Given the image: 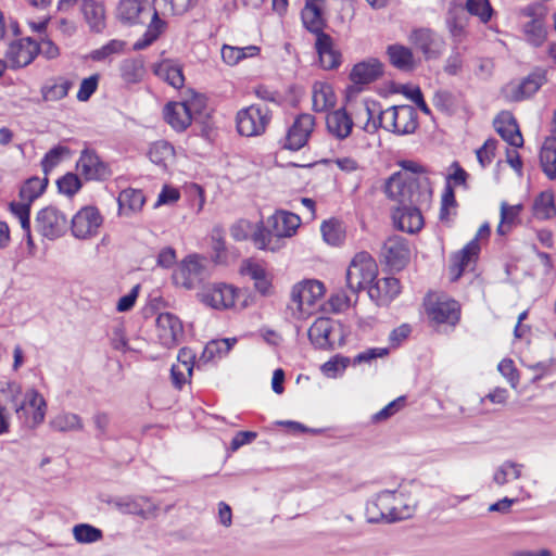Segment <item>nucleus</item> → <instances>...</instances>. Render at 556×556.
Listing matches in <instances>:
<instances>
[{"instance_id":"nucleus-27","label":"nucleus","mask_w":556,"mask_h":556,"mask_svg":"<svg viewBox=\"0 0 556 556\" xmlns=\"http://www.w3.org/2000/svg\"><path fill=\"white\" fill-rule=\"evenodd\" d=\"M429 316L438 324L455 325L459 320V305L455 300H440L428 309Z\"/></svg>"},{"instance_id":"nucleus-12","label":"nucleus","mask_w":556,"mask_h":556,"mask_svg":"<svg viewBox=\"0 0 556 556\" xmlns=\"http://www.w3.org/2000/svg\"><path fill=\"white\" fill-rule=\"evenodd\" d=\"M103 218L94 206L80 208L72 218L71 229L75 238L87 239L98 233Z\"/></svg>"},{"instance_id":"nucleus-21","label":"nucleus","mask_w":556,"mask_h":556,"mask_svg":"<svg viewBox=\"0 0 556 556\" xmlns=\"http://www.w3.org/2000/svg\"><path fill=\"white\" fill-rule=\"evenodd\" d=\"M156 329L160 341L163 345L170 348L182 337V324L172 313H162L156 318Z\"/></svg>"},{"instance_id":"nucleus-42","label":"nucleus","mask_w":556,"mask_h":556,"mask_svg":"<svg viewBox=\"0 0 556 556\" xmlns=\"http://www.w3.org/2000/svg\"><path fill=\"white\" fill-rule=\"evenodd\" d=\"M154 73L176 89L184 86L185 77L181 67L178 65H174L170 62L165 61L155 67Z\"/></svg>"},{"instance_id":"nucleus-39","label":"nucleus","mask_w":556,"mask_h":556,"mask_svg":"<svg viewBox=\"0 0 556 556\" xmlns=\"http://www.w3.org/2000/svg\"><path fill=\"white\" fill-rule=\"evenodd\" d=\"M543 172L549 179H556V138H547L540 152Z\"/></svg>"},{"instance_id":"nucleus-56","label":"nucleus","mask_w":556,"mask_h":556,"mask_svg":"<svg viewBox=\"0 0 556 556\" xmlns=\"http://www.w3.org/2000/svg\"><path fill=\"white\" fill-rule=\"evenodd\" d=\"M68 152L66 147L58 146L49 150L41 161V166L47 176L61 161L64 154Z\"/></svg>"},{"instance_id":"nucleus-41","label":"nucleus","mask_w":556,"mask_h":556,"mask_svg":"<svg viewBox=\"0 0 556 556\" xmlns=\"http://www.w3.org/2000/svg\"><path fill=\"white\" fill-rule=\"evenodd\" d=\"M532 214L535 218L545 220L556 216L554 197L551 192H541L532 205Z\"/></svg>"},{"instance_id":"nucleus-18","label":"nucleus","mask_w":556,"mask_h":556,"mask_svg":"<svg viewBox=\"0 0 556 556\" xmlns=\"http://www.w3.org/2000/svg\"><path fill=\"white\" fill-rule=\"evenodd\" d=\"M36 58V41L31 38H21L10 43L5 59L9 67L21 68L30 64Z\"/></svg>"},{"instance_id":"nucleus-14","label":"nucleus","mask_w":556,"mask_h":556,"mask_svg":"<svg viewBox=\"0 0 556 556\" xmlns=\"http://www.w3.org/2000/svg\"><path fill=\"white\" fill-rule=\"evenodd\" d=\"M315 126V118L311 114H300L290 126L282 141V148L298 151L308 141Z\"/></svg>"},{"instance_id":"nucleus-53","label":"nucleus","mask_w":556,"mask_h":556,"mask_svg":"<svg viewBox=\"0 0 556 556\" xmlns=\"http://www.w3.org/2000/svg\"><path fill=\"white\" fill-rule=\"evenodd\" d=\"M142 65L136 60H125L121 64V75L126 83H137L142 77Z\"/></svg>"},{"instance_id":"nucleus-52","label":"nucleus","mask_w":556,"mask_h":556,"mask_svg":"<svg viewBox=\"0 0 556 556\" xmlns=\"http://www.w3.org/2000/svg\"><path fill=\"white\" fill-rule=\"evenodd\" d=\"M525 34L528 38V41L535 47L541 46L546 38V30L543 25V21H530L525 27Z\"/></svg>"},{"instance_id":"nucleus-25","label":"nucleus","mask_w":556,"mask_h":556,"mask_svg":"<svg viewBox=\"0 0 556 556\" xmlns=\"http://www.w3.org/2000/svg\"><path fill=\"white\" fill-rule=\"evenodd\" d=\"M165 121L177 131H182L192 122L191 110L187 102H169L164 108Z\"/></svg>"},{"instance_id":"nucleus-22","label":"nucleus","mask_w":556,"mask_h":556,"mask_svg":"<svg viewBox=\"0 0 556 556\" xmlns=\"http://www.w3.org/2000/svg\"><path fill=\"white\" fill-rule=\"evenodd\" d=\"M424 205L399 206L393 213V219L397 228L408 233H415L424 227L421 207Z\"/></svg>"},{"instance_id":"nucleus-50","label":"nucleus","mask_w":556,"mask_h":556,"mask_svg":"<svg viewBox=\"0 0 556 556\" xmlns=\"http://www.w3.org/2000/svg\"><path fill=\"white\" fill-rule=\"evenodd\" d=\"M521 210V204L508 205L506 202L501 204V222L497 226V232L500 235H506L510 230Z\"/></svg>"},{"instance_id":"nucleus-37","label":"nucleus","mask_w":556,"mask_h":556,"mask_svg":"<svg viewBox=\"0 0 556 556\" xmlns=\"http://www.w3.org/2000/svg\"><path fill=\"white\" fill-rule=\"evenodd\" d=\"M313 110L325 112L336 104V94L330 85L317 81L313 86Z\"/></svg>"},{"instance_id":"nucleus-60","label":"nucleus","mask_w":556,"mask_h":556,"mask_svg":"<svg viewBox=\"0 0 556 556\" xmlns=\"http://www.w3.org/2000/svg\"><path fill=\"white\" fill-rule=\"evenodd\" d=\"M99 84V75L94 74L88 78L81 80L79 90L77 92V99L79 101H88L90 97L96 92Z\"/></svg>"},{"instance_id":"nucleus-32","label":"nucleus","mask_w":556,"mask_h":556,"mask_svg":"<svg viewBox=\"0 0 556 556\" xmlns=\"http://www.w3.org/2000/svg\"><path fill=\"white\" fill-rule=\"evenodd\" d=\"M81 12L90 29L100 33L105 26V9L97 0H83Z\"/></svg>"},{"instance_id":"nucleus-23","label":"nucleus","mask_w":556,"mask_h":556,"mask_svg":"<svg viewBox=\"0 0 556 556\" xmlns=\"http://www.w3.org/2000/svg\"><path fill=\"white\" fill-rule=\"evenodd\" d=\"M400 292V281L394 277L375 280L368 289L369 298L379 306L391 303Z\"/></svg>"},{"instance_id":"nucleus-19","label":"nucleus","mask_w":556,"mask_h":556,"mask_svg":"<svg viewBox=\"0 0 556 556\" xmlns=\"http://www.w3.org/2000/svg\"><path fill=\"white\" fill-rule=\"evenodd\" d=\"M490 235V227L488 224H483L475 239L469 241L456 255L453 257L452 273H455L454 279H457L462 273L469 267L480 252V244L478 238L488 237Z\"/></svg>"},{"instance_id":"nucleus-16","label":"nucleus","mask_w":556,"mask_h":556,"mask_svg":"<svg viewBox=\"0 0 556 556\" xmlns=\"http://www.w3.org/2000/svg\"><path fill=\"white\" fill-rule=\"evenodd\" d=\"M77 170L87 180H105L111 176L110 166L92 150H84L77 161Z\"/></svg>"},{"instance_id":"nucleus-17","label":"nucleus","mask_w":556,"mask_h":556,"mask_svg":"<svg viewBox=\"0 0 556 556\" xmlns=\"http://www.w3.org/2000/svg\"><path fill=\"white\" fill-rule=\"evenodd\" d=\"M381 256L391 269H402L409 260L407 241L401 236L388 238L382 247Z\"/></svg>"},{"instance_id":"nucleus-6","label":"nucleus","mask_w":556,"mask_h":556,"mask_svg":"<svg viewBox=\"0 0 556 556\" xmlns=\"http://www.w3.org/2000/svg\"><path fill=\"white\" fill-rule=\"evenodd\" d=\"M208 276L207 261L198 254L185 257L173 274L175 285L187 290L197 288Z\"/></svg>"},{"instance_id":"nucleus-59","label":"nucleus","mask_w":556,"mask_h":556,"mask_svg":"<svg viewBox=\"0 0 556 556\" xmlns=\"http://www.w3.org/2000/svg\"><path fill=\"white\" fill-rule=\"evenodd\" d=\"M257 230L253 225L245 219H240L235 223L230 228L231 237L237 241L247 240L249 237L253 240V233Z\"/></svg>"},{"instance_id":"nucleus-35","label":"nucleus","mask_w":556,"mask_h":556,"mask_svg":"<svg viewBox=\"0 0 556 556\" xmlns=\"http://www.w3.org/2000/svg\"><path fill=\"white\" fill-rule=\"evenodd\" d=\"M495 129L498 135L510 146L520 148L523 144L522 135L516 121L513 117L496 118L494 121Z\"/></svg>"},{"instance_id":"nucleus-24","label":"nucleus","mask_w":556,"mask_h":556,"mask_svg":"<svg viewBox=\"0 0 556 556\" xmlns=\"http://www.w3.org/2000/svg\"><path fill=\"white\" fill-rule=\"evenodd\" d=\"M326 0H306L305 5L301 12L304 26L312 33H323L325 26L324 9Z\"/></svg>"},{"instance_id":"nucleus-15","label":"nucleus","mask_w":556,"mask_h":556,"mask_svg":"<svg viewBox=\"0 0 556 556\" xmlns=\"http://www.w3.org/2000/svg\"><path fill=\"white\" fill-rule=\"evenodd\" d=\"M23 403L20 396V384L10 381L0 389V434L9 429L8 412L13 410L15 414L23 415Z\"/></svg>"},{"instance_id":"nucleus-9","label":"nucleus","mask_w":556,"mask_h":556,"mask_svg":"<svg viewBox=\"0 0 556 556\" xmlns=\"http://www.w3.org/2000/svg\"><path fill=\"white\" fill-rule=\"evenodd\" d=\"M20 396L24 406V414H16L17 419L26 428H36L43 421L46 416L47 403L43 396L35 389H29L26 392H23L21 386Z\"/></svg>"},{"instance_id":"nucleus-58","label":"nucleus","mask_w":556,"mask_h":556,"mask_svg":"<svg viewBox=\"0 0 556 556\" xmlns=\"http://www.w3.org/2000/svg\"><path fill=\"white\" fill-rule=\"evenodd\" d=\"M191 372L192 364H189L188 361H182L181 364H174L170 368L173 384L177 389H181V387L187 382V375L190 376Z\"/></svg>"},{"instance_id":"nucleus-63","label":"nucleus","mask_w":556,"mask_h":556,"mask_svg":"<svg viewBox=\"0 0 556 556\" xmlns=\"http://www.w3.org/2000/svg\"><path fill=\"white\" fill-rule=\"evenodd\" d=\"M405 404V397L400 396L396 400L390 402L387 406L376 413L372 417L374 421L380 422L387 420L395 413H397Z\"/></svg>"},{"instance_id":"nucleus-36","label":"nucleus","mask_w":556,"mask_h":556,"mask_svg":"<svg viewBox=\"0 0 556 556\" xmlns=\"http://www.w3.org/2000/svg\"><path fill=\"white\" fill-rule=\"evenodd\" d=\"M52 430L58 432H76L84 430L83 418L71 412H61L49 421Z\"/></svg>"},{"instance_id":"nucleus-47","label":"nucleus","mask_w":556,"mask_h":556,"mask_svg":"<svg viewBox=\"0 0 556 556\" xmlns=\"http://www.w3.org/2000/svg\"><path fill=\"white\" fill-rule=\"evenodd\" d=\"M47 176L43 178L31 177L27 179L21 188L20 197L23 201L33 203L37 198H39L43 193V191L47 188Z\"/></svg>"},{"instance_id":"nucleus-8","label":"nucleus","mask_w":556,"mask_h":556,"mask_svg":"<svg viewBox=\"0 0 556 556\" xmlns=\"http://www.w3.org/2000/svg\"><path fill=\"white\" fill-rule=\"evenodd\" d=\"M199 301L214 309H228L235 305L237 289L224 282L208 283L197 294Z\"/></svg>"},{"instance_id":"nucleus-1","label":"nucleus","mask_w":556,"mask_h":556,"mask_svg":"<svg viewBox=\"0 0 556 556\" xmlns=\"http://www.w3.org/2000/svg\"><path fill=\"white\" fill-rule=\"evenodd\" d=\"M387 195L400 206L428 205L431 189L428 178L407 173H394L386 184Z\"/></svg>"},{"instance_id":"nucleus-57","label":"nucleus","mask_w":556,"mask_h":556,"mask_svg":"<svg viewBox=\"0 0 556 556\" xmlns=\"http://www.w3.org/2000/svg\"><path fill=\"white\" fill-rule=\"evenodd\" d=\"M30 205L27 201L10 203V211L20 220L23 230H28L30 226Z\"/></svg>"},{"instance_id":"nucleus-62","label":"nucleus","mask_w":556,"mask_h":556,"mask_svg":"<svg viewBox=\"0 0 556 556\" xmlns=\"http://www.w3.org/2000/svg\"><path fill=\"white\" fill-rule=\"evenodd\" d=\"M497 140L495 139H488L481 148L477 150V159L478 162L482 167H486L491 164L494 152L496 149Z\"/></svg>"},{"instance_id":"nucleus-33","label":"nucleus","mask_w":556,"mask_h":556,"mask_svg":"<svg viewBox=\"0 0 556 556\" xmlns=\"http://www.w3.org/2000/svg\"><path fill=\"white\" fill-rule=\"evenodd\" d=\"M390 63L397 70L410 72L415 68V59L412 50L402 45H390L387 48Z\"/></svg>"},{"instance_id":"nucleus-44","label":"nucleus","mask_w":556,"mask_h":556,"mask_svg":"<svg viewBox=\"0 0 556 556\" xmlns=\"http://www.w3.org/2000/svg\"><path fill=\"white\" fill-rule=\"evenodd\" d=\"M324 240L330 245H339L345 238V227L339 219L325 220L320 227Z\"/></svg>"},{"instance_id":"nucleus-10","label":"nucleus","mask_w":556,"mask_h":556,"mask_svg":"<svg viewBox=\"0 0 556 556\" xmlns=\"http://www.w3.org/2000/svg\"><path fill=\"white\" fill-rule=\"evenodd\" d=\"M35 222L36 230L49 240L62 237L67 229L65 214L55 206H47L40 210Z\"/></svg>"},{"instance_id":"nucleus-7","label":"nucleus","mask_w":556,"mask_h":556,"mask_svg":"<svg viewBox=\"0 0 556 556\" xmlns=\"http://www.w3.org/2000/svg\"><path fill=\"white\" fill-rule=\"evenodd\" d=\"M270 119L271 111L267 105L252 104L237 113V129L242 136H260L265 132Z\"/></svg>"},{"instance_id":"nucleus-46","label":"nucleus","mask_w":556,"mask_h":556,"mask_svg":"<svg viewBox=\"0 0 556 556\" xmlns=\"http://www.w3.org/2000/svg\"><path fill=\"white\" fill-rule=\"evenodd\" d=\"M71 87L72 83L68 79L59 77L52 84L42 87V98L45 101H59L68 94Z\"/></svg>"},{"instance_id":"nucleus-2","label":"nucleus","mask_w":556,"mask_h":556,"mask_svg":"<svg viewBox=\"0 0 556 556\" xmlns=\"http://www.w3.org/2000/svg\"><path fill=\"white\" fill-rule=\"evenodd\" d=\"M268 227L257 226L253 243L260 250L275 252L281 248V240L292 237L301 224L300 217L287 211H277L267 220Z\"/></svg>"},{"instance_id":"nucleus-49","label":"nucleus","mask_w":556,"mask_h":556,"mask_svg":"<svg viewBox=\"0 0 556 556\" xmlns=\"http://www.w3.org/2000/svg\"><path fill=\"white\" fill-rule=\"evenodd\" d=\"M174 148L166 141L154 142L149 150V159L152 163L166 167L167 161L173 159Z\"/></svg>"},{"instance_id":"nucleus-55","label":"nucleus","mask_w":556,"mask_h":556,"mask_svg":"<svg viewBox=\"0 0 556 556\" xmlns=\"http://www.w3.org/2000/svg\"><path fill=\"white\" fill-rule=\"evenodd\" d=\"M350 363L349 357L336 355L321 366V371L329 378H336L345 370Z\"/></svg>"},{"instance_id":"nucleus-11","label":"nucleus","mask_w":556,"mask_h":556,"mask_svg":"<svg viewBox=\"0 0 556 556\" xmlns=\"http://www.w3.org/2000/svg\"><path fill=\"white\" fill-rule=\"evenodd\" d=\"M153 15L148 29L142 38L134 43L135 50H142L154 42L165 28V22L160 16L173 15L172 0H153L152 1Z\"/></svg>"},{"instance_id":"nucleus-54","label":"nucleus","mask_w":556,"mask_h":556,"mask_svg":"<svg viewBox=\"0 0 556 556\" xmlns=\"http://www.w3.org/2000/svg\"><path fill=\"white\" fill-rule=\"evenodd\" d=\"M466 10L469 14L478 16L483 23L490 20L493 12L489 0H467Z\"/></svg>"},{"instance_id":"nucleus-31","label":"nucleus","mask_w":556,"mask_h":556,"mask_svg":"<svg viewBox=\"0 0 556 556\" xmlns=\"http://www.w3.org/2000/svg\"><path fill=\"white\" fill-rule=\"evenodd\" d=\"M117 202L119 215L130 216L141 211L146 203V197L141 190L128 188L119 193Z\"/></svg>"},{"instance_id":"nucleus-13","label":"nucleus","mask_w":556,"mask_h":556,"mask_svg":"<svg viewBox=\"0 0 556 556\" xmlns=\"http://www.w3.org/2000/svg\"><path fill=\"white\" fill-rule=\"evenodd\" d=\"M325 287L318 280H306L295 285L291 291V301L300 313H309L324 295Z\"/></svg>"},{"instance_id":"nucleus-40","label":"nucleus","mask_w":556,"mask_h":556,"mask_svg":"<svg viewBox=\"0 0 556 556\" xmlns=\"http://www.w3.org/2000/svg\"><path fill=\"white\" fill-rule=\"evenodd\" d=\"M260 53V48L257 46H247V47H233L224 45L222 48V58L225 63L230 66L237 65L240 61L256 56Z\"/></svg>"},{"instance_id":"nucleus-20","label":"nucleus","mask_w":556,"mask_h":556,"mask_svg":"<svg viewBox=\"0 0 556 556\" xmlns=\"http://www.w3.org/2000/svg\"><path fill=\"white\" fill-rule=\"evenodd\" d=\"M409 39L419 49L426 60L438 59L444 49V41L428 28L414 30Z\"/></svg>"},{"instance_id":"nucleus-30","label":"nucleus","mask_w":556,"mask_h":556,"mask_svg":"<svg viewBox=\"0 0 556 556\" xmlns=\"http://www.w3.org/2000/svg\"><path fill=\"white\" fill-rule=\"evenodd\" d=\"M315 47L323 68L332 70L340 64V54L333 49L332 38L329 35L318 34Z\"/></svg>"},{"instance_id":"nucleus-64","label":"nucleus","mask_w":556,"mask_h":556,"mask_svg":"<svg viewBox=\"0 0 556 556\" xmlns=\"http://www.w3.org/2000/svg\"><path fill=\"white\" fill-rule=\"evenodd\" d=\"M519 15L523 17H529L530 21H543L546 15V8L541 1L532 2L521 8L519 10Z\"/></svg>"},{"instance_id":"nucleus-26","label":"nucleus","mask_w":556,"mask_h":556,"mask_svg":"<svg viewBox=\"0 0 556 556\" xmlns=\"http://www.w3.org/2000/svg\"><path fill=\"white\" fill-rule=\"evenodd\" d=\"M383 73V65L377 59H369L354 65L350 79L357 85H366L378 79Z\"/></svg>"},{"instance_id":"nucleus-28","label":"nucleus","mask_w":556,"mask_h":556,"mask_svg":"<svg viewBox=\"0 0 556 556\" xmlns=\"http://www.w3.org/2000/svg\"><path fill=\"white\" fill-rule=\"evenodd\" d=\"M397 110V105L390 106L384 111H381L378 119H372L375 110L371 109L368 104L364 105V111L367 115V122L364 126V130L372 134L375 132L379 127H383L388 131L394 130V127H396V118L394 117L395 111Z\"/></svg>"},{"instance_id":"nucleus-61","label":"nucleus","mask_w":556,"mask_h":556,"mask_svg":"<svg viewBox=\"0 0 556 556\" xmlns=\"http://www.w3.org/2000/svg\"><path fill=\"white\" fill-rule=\"evenodd\" d=\"M58 187L60 192L73 195L80 189L81 182L77 175L70 173L58 180Z\"/></svg>"},{"instance_id":"nucleus-34","label":"nucleus","mask_w":556,"mask_h":556,"mask_svg":"<svg viewBox=\"0 0 556 556\" xmlns=\"http://www.w3.org/2000/svg\"><path fill=\"white\" fill-rule=\"evenodd\" d=\"M395 114L396 127H394V134L408 135L416 130L418 126L417 113L412 105H397Z\"/></svg>"},{"instance_id":"nucleus-3","label":"nucleus","mask_w":556,"mask_h":556,"mask_svg":"<svg viewBox=\"0 0 556 556\" xmlns=\"http://www.w3.org/2000/svg\"><path fill=\"white\" fill-rule=\"evenodd\" d=\"M414 510V505L404 503L402 494L384 490L367 503L366 517L370 523L394 522L409 518Z\"/></svg>"},{"instance_id":"nucleus-43","label":"nucleus","mask_w":556,"mask_h":556,"mask_svg":"<svg viewBox=\"0 0 556 556\" xmlns=\"http://www.w3.org/2000/svg\"><path fill=\"white\" fill-rule=\"evenodd\" d=\"M468 18L464 9H455L448 12L446 24L451 36L460 42L466 35Z\"/></svg>"},{"instance_id":"nucleus-29","label":"nucleus","mask_w":556,"mask_h":556,"mask_svg":"<svg viewBox=\"0 0 556 556\" xmlns=\"http://www.w3.org/2000/svg\"><path fill=\"white\" fill-rule=\"evenodd\" d=\"M326 124L328 131L340 140L348 138L353 127V121L345 109H339L329 113Z\"/></svg>"},{"instance_id":"nucleus-5","label":"nucleus","mask_w":556,"mask_h":556,"mask_svg":"<svg viewBox=\"0 0 556 556\" xmlns=\"http://www.w3.org/2000/svg\"><path fill=\"white\" fill-rule=\"evenodd\" d=\"M308 339L315 349L334 350L344 344L345 334L338 320L319 317L308 328Z\"/></svg>"},{"instance_id":"nucleus-51","label":"nucleus","mask_w":556,"mask_h":556,"mask_svg":"<svg viewBox=\"0 0 556 556\" xmlns=\"http://www.w3.org/2000/svg\"><path fill=\"white\" fill-rule=\"evenodd\" d=\"M545 81H546L545 72L538 71V72L530 74L519 85L518 91L520 93V98L531 97L540 89V87Z\"/></svg>"},{"instance_id":"nucleus-4","label":"nucleus","mask_w":556,"mask_h":556,"mask_svg":"<svg viewBox=\"0 0 556 556\" xmlns=\"http://www.w3.org/2000/svg\"><path fill=\"white\" fill-rule=\"evenodd\" d=\"M377 275V263L369 253L359 252L353 257L346 270V286L351 294L354 295V301L359 291L369 289Z\"/></svg>"},{"instance_id":"nucleus-38","label":"nucleus","mask_w":556,"mask_h":556,"mask_svg":"<svg viewBox=\"0 0 556 556\" xmlns=\"http://www.w3.org/2000/svg\"><path fill=\"white\" fill-rule=\"evenodd\" d=\"M146 11V0H121L117 8V17L128 24L139 23Z\"/></svg>"},{"instance_id":"nucleus-45","label":"nucleus","mask_w":556,"mask_h":556,"mask_svg":"<svg viewBox=\"0 0 556 556\" xmlns=\"http://www.w3.org/2000/svg\"><path fill=\"white\" fill-rule=\"evenodd\" d=\"M523 465L511 460L504 462L493 473V482L498 485H505L509 479H519L521 477Z\"/></svg>"},{"instance_id":"nucleus-48","label":"nucleus","mask_w":556,"mask_h":556,"mask_svg":"<svg viewBox=\"0 0 556 556\" xmlns=\"http://www.w3.org/2000/svg\"><path fill=\"white\" fill-rule=\"evenodd\" d=\"M73 536L80 544H91L102 540L103 532L89 523H78L73 528Z\"/></svg>"}]
</instances>
